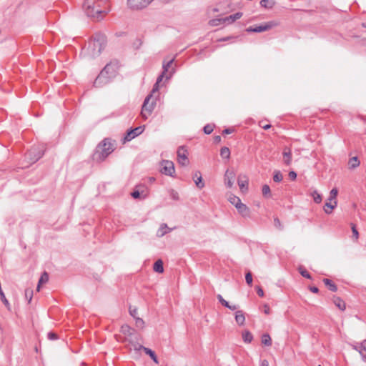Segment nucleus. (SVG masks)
I'll return each mask as SVG.
<instances>
[{
  "label": "nucleus",
  "mask_w": 366,
  "mask_h": 366,
  "mask_svg": "<svg viewBox=\"0 0 366 366\" xmlns=\"http://www.w3.org/2000/svg\"><path fill=\"white\" fill-rule=\"evenodd\" d=\"M238 185L239 188L242 190L243 189H247L248 187V180L245 178V179H242L240 177H239L237 180Z\"/></svg>",
  "instance_id": "nucleus-34"
},
{
  "label": "nucleus",
  "mask_w": 366,
  "mask_h": 366,
  "mask_svg": "<svg viewBox=\"0 0 366 366\" xmlns=\"http://www.w3.org/2000/svg\"><path fill=\"white\" fill-rule=\"evenodd\" d=\"M262 194L264 197H268L270 195V188L267 184H264L262 189Z\"/></svg>",
  "instance_id": "nucleus-43"
},
{
  "label": "nucleus",
  "mask_w": 366,
  "mask_h": 366,
  "mask_svg": "<svg viewBox=\"0 0 366 366\" xmlns=\"http://www.w3.org/2000/svg\"><path fill=\"white\" fill-rule=\"evenodd\" d=\"M226 307L231 310H236L238 308V306L236 305H231L229 304V307Z\"/></svg>",
  "instance_id": "nucleus-59"
},
{
  "label": "nucleus",
  "mask_w": 366,
  "mask_h": 366,
  "mask_svg": "<svg viewBox=\"0 0 366 366\" xmlns=\"http://www.w3.org/2000/svg\"><path fill=\"white\" fill-rule=\"evenodd\" d=\"M32 295H33V291L31 290L26 289L25 290V297L26 299H28L29 303H30V302L31 301Z\"/></svg>",
  "instance_id": "nucleus-45"
},
{
  "label": "nucleus",
  "mask_w": 366,
  "mask_h": 366,
  "mask_svg": "<svg viewBox=\"0 0 366 366\" xmlns=\"http://www.w3.org/2000/svg\"><path fill=\"white\" fill-rule=\"evenodd\" d=\"M160 172L163 174L172 177L175 172L174 163L169 160L162 161Z\"/></svg>",
  "instance_id": "nucleus-7"
},
{
  "label": "nucleus",
  "mask_w": 366,
  "mask_h": 366,
  "mask_svg": "<svg viewBox=\"0 0 366 366\" xmlns=\"http://www.w3.org/2000/svg\"><path fill=\"white\" fill-rule=\"evenodd\" d=\"M235 321L239 326L244 325L245 322V316L242 310H237L235 313Z\"/></svg>",
  "instance_id": "nucleus-18"
},
{
  "label": "nucleus",
  "mask_w": 366,
  "mask_h": 366,
  "mask_svg": "<svg viewBox=\"0 0 366 366\" xmlns=\"http://www.w3.org/2000/svg\"><path fill=\"white\" fill-rule=\"evenodd\" d=\"M242 339L244 342L250 343L253 340V336L249 331L245 330L242 332Z\"/></svg>",
  "instance_id": "nucleus-29"
},
{
  "label": "nucleus",
  "mask_w": 366,
  "mask_h": 366,
  "mask_svg": "<svg viewBox=\"0 0 366 366\" xmlns=\"http://www.w3.org/2000/svg\"><path fill=\"white\" fill-rule=\"evenodd\" d=\"M217 298L219 302L224 307H229V302L226 301L221 295H217Z\"/></svg>",
  "instance_id": "nucleus-46"
},
{
  "label": "nucleus",
  "mask_w": 366,
  "mask_h": 366,
  "mask_svg": "<svg viewBox=\"0 0 366 366\" xmlns=\"http://www.w3.org/2000/svg\"><path fill=\"white\" fill-rule=\"evenodd\" d=\"M110 79L107 75L104 74V71H102L97 76L94 81V86L95 87H101L110 81Z\"/></svg>",
  "instance_id": "nucleus-12"
},
{
  "label": "nucleus",
  "mask_w": 366,
  "mask_h": 366,
  "mask_svg": "<svg viewBox=\"0 0 366 366\" xmlns=\"http://www.w3.org/2000/svg\"><path fill=\"white\" fill-rule=\"evenodd\" d=\"M337 201L333 202V204L332 202L329 201L325 203L324 207V211L326 214H330L332 213V210L337 207Z\"/></svg>",
  "instance_id": "nucleus-22"
},
{
  "label": "nucleus",
  "mask_w": 366,
  "mask_h": 366,
  "mask_svg": "<svg viewBox=\"0 0 366 366\" xmlns=\"http://www.w3.org/2000/svg\"><path fill=\"white\" fill-rule=\"evenodd\" d=\"M238 212L242 215L244 218H249L251 215V212L249 208L244 204L241 203L237 207Z\"/></svg>",
  "instance_id": "nucleus-14"
},
{
  "label": "nucleus",
  "mask_w": 366,
  "mask_h": 366,
  "mask_svg": "<svg viewBox=\"0 0 366 366\" xmlns=\"http://www.w3.org/2000/svg\"><path fill=\"white\" fill-rule=\"evenodd\" d=\"M270 308L269 307L268 305H264V312L266 314V315H269L270 313Z\"/></svg>",
  "instance_id": "nucleus-55"
},
{
  "label": "nucleus",
  "mask_w": 366,
  "mask_h": 366,
  "mask_svg": "<svg viewBox=\"0 0 366 366\" xmlns=\"http://www.w3.org/2000/svg\"><path fill=\"white\" fill-rule=\"evenodd\" d=\"M229 201L232 204L234 205L236 208L242 203L241 199L234 195H231L229 197Z\"/></svg>",
  "instance_id": "nucleus-32"
},
{
  "label": "nucleus",
  "mask_w": 366,
  "mask_h": 366,
  "mask_svg": "<svg viewBox=\"0 0 366 366\" xmlns=\"http://www.w3.org/2000/svg\"><path fill=\"white\" fill-rule=\"evenodd\" d=\"M323 282L327 287V288L332 292H336L337 290V285L330 279H323Z\"/></svg>",
  "instance_id": "nucleus-23"
},
{
  "label": "nucleus",
  "mask_w": 366,
  "mask_h": 366,
  "mask_svg": "<svg viewBox=\"0 0 366 366\" xmlns=\"http://www.w3.org/2000/svg\"><path fill=\"white\" fill-rule=\"evenodd\" d=\"M106 44L107 38L104 34H95L88 44L86 48L88 55L92 58L98 56L104 49Z\"/></svg>",
  "instance_id": "nucleus-2"
},
{
  "label": "nucleus",
  "mask_w": 366,
  "mask_h": 366,
  "mask_svg": "<svg viewBox=\"0 0 366 366\" xmlns=\"http://www.w3.org/2000/svg\"><path fill=\"white\" fill-rule=\"evenodd\" d=\"M256 290H257V295L259 297H262L264 296V291H263V290L260 287H259V286H257L256 287Z\"/></svg>",
  "instance_id": "nucleus-54"
},
{
  "label": "nucleus",
  "mask_w": 366,
  "mask_h": 366,
  "mask_svg": "<svg viewBox=\"0 0 366 366\" xmlns=\"http://www.w3.org/2000/svg\"><path fill=\"white\" fill-rule=\"evenodd\" d=\"M289 177L292 179H295L296 177H297V174L294 171H291L290 173H289Z\"/></svg>",
  "instance_id": "nucleus-56"
},
{
  "label": "nucleus",
  "mask_w": 366,
  "mask_h": 366,
  "mask_svg": "<svg viewBox=\"0 0 366 366\" xmlns=\"http://www.w3.org/2000/svg\"><path fill=\"white\" fill-rule=\"evenodd\" d=\"M242 16V12H237V13L229 15L225 18H222V23L229 24L234 22L236 20L240 19Z\"/></svg>",
  "instance_id": "nucleus-16"
},
{
  "label": "nucleus",
  "mask_w": 366,
  "mask_h": 366,
  "mask_svg": "<svg viewBox=\"0 0 366 366\" xmlns=\"http://www.w3.org/2000/svg\"><path fill=\"white\" fill-rule=\"evenodd\" d=\"M170 196H171L172 199H174V200H178L179 199V194H178V192H177L174 189H172L170 191Z\"/></svg>",
  "instance_id": "nucleus-52"
},
{
  "label": "nucleus",
  "mask_w": 366,
  "mask_h": 366,
  "mask_svg": "<svg viewBox=\"0 0 366 366\" xmlns=\"http://www.w3.org/2000/svg\"><path fill=\"white\" fill-rule=\"evenodd\" d=\"M48 280H49V274H47V272H44L41 274V276L39 280L38 285H37V290L39 291L40 290L41 285L42 284L47 282Z\"/></svg>",
  "instance_id": "nucleus-28"
},
{
  "label": "nucleus",
  "mask_w": 366,
  "mask_h": 366,
  "mask_svg": "<svg viewBox=\"0 0 366 366\" xmlns=\"http://www.w3.org/2000/svg\"><path fill=\"white\" fill-rule=\"evenodd\" d=\"M351 229H352V237L355 239V241H357L359 238V232L356 228L355 224H352Z\"/></svg>",
  "instance_id": "nucleus-41"
},
{
  "label": "nucleus",
  "mask_w": 366,
  "mask_h": 366,
  "mask_svg": "<svg viewBox=\"0 0 366 366\" xmlns=\"http://www.w3.org/2000/svg\"><path fill=\"white\" fill-rule=\"evenodd\" d=\"M232 132H233V129H232L230 128H227L223 131V134H231Z\"/></svg>",
  "instance_id": "nucleus-61"
},
{
  "label": "nucleus",
  "mask_w": 366,
  "mask_h": 366,
  "mask_svg": "<svg viewBox=\"0 0 366 366\" xmlns=\"http://www.w3.org/2000/svg\"><path fill=\"white\" fill-rule=\"evenodd\" d=\"M152 94H149L145 98L142 107L141 115L144 119H147L152 114L156 105V99Z\"/></svg>",
  "instance_id": "nucleus-4"
},
{
  "label": "nucleus",
  "mask_w": 366,
  "mask_h": 366,
  "mask_svg": "<svg viewBox=\"0 0 366 366\" xmlns=\"http://www.w3.org/2000/svg\"><path fill=\"white\" fill-rule=\"evenodd\" d=\"M245 280H246V282L247 283V285H249V286L252 285V273L250 272H247L245 275Z\"/></svg>",
  "instance_id": "nucleus-49"
},
{
  "label": "nucleus",
  "mask_w": 366,
  "mask_h": 366,
  "mask_svg": "<svg viewBox=\"0 0 366 366\" xmlns=\"http://www.w3.org/2000/svg\"><path fill=\"white\" fill-rule=\"evenodd\" d=\"M139 349H142L147 355H149V357L152 358V360L155 363L158 364L159 362H158L157 357L155 352L153 350H152L149 348L145 347H144L142 345H139Z\"/></svg>",
  "instance_id": "nucleus-20"
},
{
  "label": "nucleus",
  "mask_w": 366,
  "mask_h": 366,
  "mask_svg": "<svg viewBox=\"0 0 366 366\" xmlns=\"http://www.w3.org/2000/svg\"><path fill=\"white\" fill-rule=\"evenodd\" d=\"M220 156L228 159L230 157V151L228 147H224L220 149Z\"/></svg>",
  "instance_id": "nucleus-33"
},
{
  "label": "nucleus",
  "mask_w": 366,
  "mask_h": 366,
  "mask_svg": "<svg viewBox=\"0 0 366 366\" xmlns=\"http://www.w3.org/2000/svg\"><path fill=\"white\" fill-rule=\"evenodd\" d=\"M274 224L280 230H282L283 229V226L282 225V223L278 217L274 218Z\"/></svg>",
  "instance_id": "nucleus-48"
},
{
  "label": "nucleus",
  "mask_w": 366,
  "mask_h": 366,
  "mask_svg": "<svg viewBox=\"0 0 366 366\" xmlns=\"http://www.w3.org/2000/svg\"><path fill=\"white\" fill-rule=\"evenodd\" d=\"M360 164V160L358 159L357 157H353L350 159L348 162V165L350 169H355Z\"/></svg>",
  "instance_id": "nucleus-24"
},
{
  "label": "nucleus",
  "mask_w": 366,
  "mask_h": 366,
  "mask_svg": "<svg viewBox=\"0 0 366 366\" xmlns=\"http://www.w3.org/2000/svg\"><path fill=\"white\" fill-rule=\"evenodd\" d=\"M332 301L336 307H338L340 310L343 311L345 310V303L341 298L338 297H334Z\"/></svg>",
  "instance_id": "nucleus-21"
},
{
  "label": "nucleus",
  "mask_w": 366,
  "mask_h": 366,
  "mask_svg": "<svg viewBox=\"0 0 366 366\" xmlns=\"http://www.w3.org/2000/svg\"><path fill=\"white\" fill-rule=\"evenodd\" d=\"M129 313H130V315H131L132 317H134V318H137V317H136V315H137V309H134V310H131V309H130V310H129Z\"/></svg>",
  "instance_id": "nucleus-58"
},
{
  "label": "nucleus",
  "mask_w": 366,
  "mask_h": 366,
  "mask_svg": "<svg viewBox=\"0 0 366 366\" xmlns=\"http://www.w3.org/2000/svg\"><path fill=\"white\" fill-rule=\"evenodd\" d=\"M275 2L274 0H262L260 1V5L262 7L267 8V9H272Z\"/></svg>",
  "instance_id": "nucleus-30"
},
{
  "label": "nucleus",
  "mask_w": 366,
  "mask_h": 366,
  "mask_svg": "<svg viewBox=\"0 0 366 366\" xmlns=\"http://www.w3.org/2000/svg\"><path fill=\"white\" fill-rule=\"evenodd\" d=\"M262 343L265 346H271L272 345V339L268 334L262 335Z\"/></svg>",
  "instance_id": "nucleus-31"
},
{
  "label": "nucleus",
  "mask_w": 366,
  "mask_h": 366,
  "mask_svg": "<svg viewBox=\"0 0 366 366\" xmlns=\"http://www.w3.org/2000/svg\"><path fill=\"white\" fill-rule=\"evenodd\" d=\"M283 161L286 165H290L292 162V152L290 148L285 147L283 152Z\"/></svg>",
  "instance_id": "nucleus-17"
},
{
  "label": "nucleus",
  "mask_w": 366,
  "mask_h": 366,
  "mask_svg": "<svg viewBox=\"0 0 366 366\" xmlns=\"http://www.w3.org/2000/svg\"><path fill=\"white\" fill-rule=\"evenodd\" d=\"M169 231H170V229L168 228V227L166 224H162L157 231V236L163 237L164 234H166Z\"/></svg>",
  "instance_id": "nucleus-27"
},
{
  "label": "nucleus",
  "mask_w": 366,
  "mask_h": 366,
  "mask_svg": "<svg viewBox=\"0 0 366 366\" xmlns=\"http://www.w3.org/2000/svg\"><path fill=\"white\" fill-rule=\"evenodd\" d=\"M362 360L366 363V352L365 353V355H363V357H362Z\"/></svg>",
  "instance_id": "nucleus-64"
},
{
  "label": "nucleus",
  "mask_w": 366,
  "mask_h": 366,
  "mask_svg": "<svg viewBox=\"0 0 366 366\" xmlns=\"http://www.w3.org/2000/svg\"><path fill=\"white\" fill-rule=\"evenodd\" d=\"M143 192H140L138 189L137 190H134V192H132L131 195L133 198L134 199H138V198H145L147 194H142Z\"/></svg>",
  "instance_id": "nucleus-40"
},
{
  "label": "nucleus",
  "mask_w": 366,
  "mask_h": 366,
  "mask_svg": "<svg viewBox=\"0 0 366 366\" xmlns=\"http://www.w3.org/2000/svg\"><path fill=\"white\" fill-rule=\"evenodd\" d=\"M153 269L158 273H162L164 272L163 262L161 259L157 260L154 264Z\"/></svg>",
  "instance_id": "nucleus-25"
},
{
  "label": "nucleus",
  "mask_w": 366,
  "mask_h": 366,
  "mask_svg": "<svg viewBox=\"0 0 366 366\" xmlns=\"http://www.w3.org/2000/svg\"><path fill=\"white\" fill-rule=\"evenodd\" d=\"M102 71H104V74L107 75L110 80L115 77L117 74V66L115 64L109 63L107 64Z\"/></svg>",
  "instance_id": "nucleus-11"
},
{
  "label": "nucleus",
  "mask_w": 366,
  "mask_h": 366,
  "mask_svg": "<svg viewBox=\"0 0 366 366\" xmlns=\"http://www.w3.org/2000/svg\"><path fill=\"white\" fill-rule=\"evenodd\" d=\"M0 299L2 301V302L4 303V305L6 307V308L8 310H10V304H9V301L7 300V299L6 298L5 295L2 290H0Z\"/></svg>",
  "instance_id": "nucleus-36"
},
{
  "label": "nucleus",
  "mask_w": 366,
  "mask_h": 366,
  "mask_svg": "<svg viewBox=\"0 0 366 366\" xmlns=\"http://www.w3.org/2000/svg\"><path fill=\"white\" fill-rule=\"evenodd\" d=\"M282 179H283V176L280 171H277L274 172V174L273 176V180L275 182H280L282 180Z\"/></svg>",
  "instance_id": "nucleus-42"
},
{
  "label": "nucleus",
  "mask_w": 366,
  "mask_h": 366,
  "mask_svg": "<svg viewBox=\"0 0 366 366\" xmlns=\"http://www.w3.org/2000/svg\"><path fill=\"white\" fill-rule=\"evenodd\" d=\"M312 196L315 203L319 204L322 202V196L316 190L312 192Z\"/></svg>",
  "instance_id": "nucleus-38"
},
{
  "label": "nucleus",
  "mask_w": 366,
  "mask_h": 366,
  "mask_svg": "<svg viewBox=\"0 0 366 366\" xmlns=\"http://www.w3.org/2000/svg\"><path fill=\"white\" fill-rule=\"evenodd\" d=\"M187 150L184 147H179L177 150V161L182 166H187L189 164Z\"/></svg>",
  "instance_id": "nucleus-9"
},
{
  "label": "nucleus",
  "mask_w": 366,
  "mask_h": 366,
  "mask_svg": "<svg viewBox=\"0 0 366 366\" xmlns=\"http://www.w3.org/2000/svg\"><path fill=\"white\" fill-rule=\"evenodd\" d=\"M219 22H222V19H212L209 21L212 26H217Z\"/></svg>",
  "instance_id": "nucleus-53"
},
{
  "label": "nucleus",
  "mask_w": 366,
  "mask_h": 366,
  "mask_svg": "<svg viewBox=\"0 0 366 366\" xmlns=\"http://www.w3.org/2000/svg\"><path fill=\"white\" fill-rule=\"evenodd\" d=\"M144 325V322L142 319L137 317L136 318V326L137 327L143 328Z\"/></svg>",
  "instance_id": "nucleus-50"
},
{
  "label": "nucleus",
  "mask_w": 366,
  "mask_h": 366,
  "mask_svg": "<svg viewBox=\"0 0 366 366\" xmlns=\"http://www.w3.org/2000/svg\"><path fill=\"white\" fill-rule=\"evenodd\" d=\"M114 144L109 139H104L99 143L94 154V159L97 162H103L113 151Z\"/></svg>",
  "instance_id": "nucleus-3"
},
{
  "label": "nucleus",
  "mask_w": 366,
  "mask_h": 366,
  "mask_svg": "<svg viewBox=\"0 0 366 366\" xmlns=\"http://www.w3.org/2000/svg\"><path fill=\"white\" fill-rule=\"evenodd\" d=\"M278 25V23L274 21H271L269 22H267L264 24H261L259 26H249L247 28L246 31L251 33V32H263L265 31H268L271 29L272 28Z\"/></svg>",
  "instance_id": "nucleus-5"
},
{
  "label": "nucleus",
  "mask_w": 366,
  "mask_h": 366,
  "mask_svg": "<svg viewBox=\"0 0 366 366\" xmlns=\"http://www.w3.org/2000/svg\"><path fill=\"white\" fill-rule=\"evenodd\" d=\"M133 331L134 330L127 325H123L122 327V332L125 335H131Z\"/></svg>",
  "instance_id": "nucleus-39"
},
{
  "label": "nucleus",
  "mask_w": 366,
  "mask_h": 366,
  "mask_svg": "<svg viewBox=\"0 0 366 366\" xmlns=\"http://www.w3.org/2000/svg\"><path fill=\"white\" fill-rule=\"evenodd\" d=\"M262 127L264 129L267 130V129H269L271 127V125L270 124H265V125L262 126Z\"/></svg>",
  "instance_id": "nucleus-63"
},
{
  "label": "nucleus",
  "mask_w": 366,
  "mask_h": 366,
  "mask_svg": "<svg viewBox=\"0 0 366 366\" xmlns=\"http://www.w3.org/2000/svg\"><path fill=\"white\" fill-rule=\"evenodd\" d=\"M153 0H127L128 6L133 10H139L147 7Z\"/></svg>",
  "instance_id": "nucleus-8"
},
{
  "label": "nucleus",
  "mask_w": 366,
  "mask_h": 366,
  "mask_svg": "<svg viewBox=\"0 0 366 366\" xmlns=\"http://www.w3.org/2000/svg\"><path fill=\"white\" fill-rule=\"evenodd\" d=\"M338 194V191L336 188H333L330 192V197L328 201L335 202L337 201L336 198Z\"/></svg>",
  "instance_id": "nucleus-35"
},
{
  "label": "nucleus",
  "mask_w": 366,
  "mask_h": 366,
  "mask_svg": "<svg viewBox=\"0 0 366 366\" xmlns=\"http://www.w3.org/2000/svg\"><path fill=\"white\" fill-rule=\"evenodd\" d=\"M144 130V126H139L134 129H131L127 131L124 139V142H129L136 137L141 134Z\"/></svg>",
  "instance_id": "nucleus-10"
},
{
  "label": "nucleus",
  "mask_w": 366,
  "mask_h": 366,
  "mask_svg": "<svg viewBox=\"0 0 366 366\" xmlns=\"http://www.w3.org/2000/svg\"><path fill=\"white\" fill-rule=\"evenodd\" d=\"M47 337L50 340H55L58 339V335L53 332H49L47 335Z\"/></svg>",
  "instance_id": "nucleus-51"
},
{
  "label": "nucleus",
  "mask_w": 366,
  "mask_h": 366,
  "mask_svg": "<svg viewBox=\"0 0 366 366\" xmlns=\"http://www.w3.org/2000/svg\"><path fill=\"white\" fill-rule=\"evenodd\" d=\"M204 132L206 134H209L212 132L213 131V126L211 125V124H207L204 127Z\"/></svg>",
  "instance_id": "nucleus-47"
},
{
  "label": "nucleus",
  "mask_w": 366,
  "mask_h": 366,
  "mask_svg": "<svg viewBox=\"0 0 366 366\" xmlns=\"http://www.w3.org/2000/svg\"><path fill=\"white\" fill-rule=\"evenodd\" d=\"M352 347L353 350L357 351L362 357L366 352V340H364L360 343L352 345Z\"/></svg>",
  "instance_id": "nucleus-15"
},
{
  "label": "nucleus",
  "mask_w": 366,
  "mask_h": 366,
  "mask_svg": "<svg viewBox=\"0 0 366 366\" xmlns=\"http://www.w3.org/2000/svg\"><path fill=\"white\" fill-rule=\"evenodd\" d=\"M310 290L313 293H317L319 292V289L315 286L310 287Z\"/></svg>",
  "instance_id": "nucleus-57"
},
{
  "label": "nucleus",
  "mask_w": 366,
  "mask_h": 366,
  "mask_svg": "<svg viewBox=\"0 0 366 366\" xmlns=\"http://www.w3.org/2000/svg\"><path fill=\"white\" fill-rule=\"evenodd\" d=\"M235 174L232 171L227 170L224 174V182L228 188L233 186Z\"/></svg>",
  "instance_id": "nucleus-13"
},
{
  "label": "nucleus",
  "mask_w": 366,
  "mask_h": 366,
  "mask_svg": "<svg viewBox=\"0 0 366 366\" xmlns=\"http://www.w3.org/2000/svg\"><path fill=\"white\" fill-rule=\"evenodd\" d=\"M108 7L107 0H85L83 4L86 14L97 19H102V14L107 12Z\"/></svg>",
  "instance_id": "nucleus-1"
},
{
  "label": "nucleus",
  "mask_w": 366,
  "mask_h": 366,
  "mask_svg": "<svg viewBox=\"0 0 366 366\" xmlns=\"http://www.w3.org/2000/svg\"><path fill=\"white\" fill-rule=\"evenodd\" d=\"M214 142L216 143H219L221 142V137L220 136H216L214 137Z\"/></svg>",
  "instance_id": "nucleus-62"
},
{
  "label": "nucleus",
  "mask_w": 366,
  "mask_h": 366,
  "mask_svg": "<svg viewBox=\"0 0 366 366\" xmlns=\"http://www.w3.org/2000/svg\"><path fill=\"white\" fill-rule=\"evenodd\" d=\"M174 60V58L170 59L167 62H165V61L163 62V65H162L163 71H162V72L166 74L168 71V69L172 66Z\"/></svg>",
  "instance_id": "nucleus-37"
},
{
  "label": "nucleus",
  "mask_w": 366,
  "mask_h": 366,
  "mask_svg": "<svg viewBox=\"0 0 366 366\" xmlns=\"http://www.w3.org/2000/svg\"><path fill=\"white\" fill-rule=\"evenodd\" d=\"M260 366H269V362L267 360H262L260 363Z\"/></svg>",
  "instance_id": "nucleus-60"
},
{
  "label": "nucleus",
  "mask_w": 366,
  "mask_h": 366,
  "mask_svg": "<svg viewBox=\"0 0 366 366\" xmlns=\"http://www.w3.org/2000/svg\"><path fill=\"white\" fill-rule=\"evenodd\" d=\"M193 178L194 179L195 184L198 188L202 189L204 187V183L202 182L200 172L197 171L194 173Z\"/></svg>",
  "instance_id": "nucleus-19"
},
{
  "label": "nucleus",
  "mask_w": 366,
  "mask_h": 366,
  "mask_svg": "<svg viewBox=\"0 0 366 366\" xmlns=\"http://www.w3.org/2000/svg\"><path fill=\"white\" fill-rule=\"evenodd\" d=\"M44 155V149L41 147H33L26 154V157L29 159L31 163L37 162Z\"/></svg>",
  "instance_id": "nucleus-6"
},
{
  "label": "nucleus",
  "mask_w": 366,
  "mask_h": 366,
  "mask_svg": "<svg viewBox=\"0 0 366 366\" xmlns=\"http://www.w3.org/2000/svg\"><path fill=\"white\" fill-rule=\"evenodd\" d=\"M164 75H165V73L162 72V74L158 76L156 83L153 86L152 93H155L159 91V84L162 81Z\"/></svg>",
  "instance_id": "nucleus-26"
},
{
  "label": "nucleus",
  "mask_w": 366,
  "mask_h": 366,
  "mask_svg": "<svg viewBox=\"0 0 366 366\" xmlns=\"http://www.w3.org/2000/svg\"><path fill=\"white\" fill-rule=\"evenodd\" d=\"M299 272L301 274V275L303 276L304 277L311 279V275L310 274V273L302 267L299 268Z\"/></svg>",
  "instance_id": "nucleus-44"
}]
</instances>
